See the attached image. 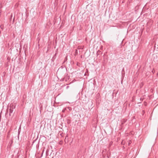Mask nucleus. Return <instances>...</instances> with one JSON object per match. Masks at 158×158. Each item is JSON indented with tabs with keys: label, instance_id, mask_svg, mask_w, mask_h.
Instances as JSON below:
<instances>
[{
	"label": "nucleus",
	"instance_id": "1",
	"mask_svg": "<svg viewBox=\"0 0 158 158\" xmlns=\"http://www.w3.org/2000/svg\"><path fill=\"white\" fill-rule=\"evenodd\" d=\"M69 76H68L67 74L66 75H65L64 77V78L62 79V81H63L65 79V81H67V80H68L69 79Z\"/></svg>",
	"mask_w": 158,
	"mask_h": 158
},
{
	"label": "nucleus",
	"instance_id": "2",
	"mask_svg": "<svg viewBox=\"0 0 158 158\" xmlns=\"http://www.w3.org/2000/svg\"><path fill=\"white\" fill-rule=\"evenodd\" d=\"M68 139V136L66 135L64 140V142L65 143H68L69 142Z\"/></svg>",
	"mask_w": 158,
	"mask_h": 158
},
{
	"label": "nucleus",
	"instance_id": "3",
	"mask_svg": "<svg viewBox=\"0 0 158 158\" xmlns=\"http://www.w3.org/2000/svg\"><path fill=\"white\" fill-rule=\"evenodd\" d=\"M15 106L13 104H10V108H11L12 109H15Z\"/></svg>",
	"mask_w": 158,
	"mask_h": 158
},
{
	"label": "nucleus",
	"instance_id": "4",
	"mask_svg": "<svg viewBox=\"0 0 158 158\" xmlns=\"http://www.w3.org/2000/svg\"><path fill=\"white\" fill-rule=\"evenodd\" d=\"M15 106L13 104H10V108H11L12 109H15Z\"/></svg>",
	"mask_w": 158,
	"mask_h": 158
},
{
	"label": "nucleus",
	"instance_id": "5",
	"mask_svg": "<svg viewBox=\"0 0 158 158\" xmlns=\"http://www.w3.org/2000/svg\"><path fill=\"white\" fill-rule=\"evenodd\" d=\"M13 111V109H12L11 108H9V115L10 116L11 115V114L12 113Z\"/></svg>",
	"mask_w": 158,
	"mask_h": 158
},
{
	"label": "nucleus",
	"instance_id": "6",
	"mask_svg": "<svg viewBox=\"0 0 158 158\" xmlns=\"http://www.w3.org/2000/svg\"><path fill=\"white\" fill-rule=\"evenodd\" d=\"M101 53H102V52L100 51H99V50L98 51L97 53V56H98L99 55H100Z\"/></svg>",
	"mask_w": 158,
	"mask_h": 158
},
{
	"label": "nucleus",
	"instance_id": "7",
	"mask_svg": "<svg viewBox=\"0 0 158 158\" xmlns=\"http://www.w3.org/2000/svg\"><path fill=\"white\" fill-rule=\"evenodd\" d=\"M49 151V150L48 149H47V150H46V156H48L49 155V153H48Z\"/></svg>",
	"mask_w": 158,
	"mask_h": 158
},
{
	"label": "nucleus",
	"instance_id": "8",
	"mask_svg": "<svg viewBox=\"0 0 158 158\" xmlns=\"http://www.w3.org/2000/svg\"><path fill=\"white\" fill-rule=\"evenodd\" d=\"M0 27L2 29V30H3L4 28V26L3 25H1Z\"/></svg>",
	"mask_w": 158,
	"mask_h": 158
},
{
	"label": "nucleus",
	"instance_id": "9",
	"mask_svg": "<svg viewBox=\"0 0 158 158\" xmlns=\"http://www.w3.org/2000/svg\"><path fill=\"white\" fill-rule=\"evenodd\" d=\"M44 152V150H43V152H42V154H41V157H42V156H43V153Z\"/></svg>",
	"mask_w": 158,
	"mask_h": 158
},
{
	"label": "nucleus",
	"instance_id": "10",
	"mask_svg": "<svg viewBox=\"0 0 158 158\" xmlns=\"http://www.w3.org/2000/svg\"><path fill=\"white\" fill-rule=\"evenodd\" d=\"M8 110H7V111H6V114H7V113H8Z\"/></svg>",
	"mask_w": 158,
	"mask_h": 158
},
{
	"label": "nucleus",
	"instance_id": "11",
	"mask_svg": "<svg viewBox=\"0 0 158 158\" xmlns=\"http://www.w3.org/2000/svg\"><path fill=\"white\" fill-rule=\"evenodd\" d=\"M37 139H35V140H34L33 141V143H32L33 144L35 142V141H36V140Z\"/></svg>",
	"mask_w": 158,
	"mask_h": 158
},
{
	"label": "nucleus",
	"instance_id": "12",
	"mask_svg": "<svg viewBox=\"0 0 158 158\" xmlns=\"http://www.w3.org/2000/svg\"><path fill=\"white\" fill-rule=\"evenodd\" d=\"M19 130V131H18V134H19V133H20V131Z\"/></svg>",
	"mask_w": 158,
	"mask_h": 158
},
{
	"label": "nucleus",
	"instance_id": "13",
	"mask_svg": "<svg viewBox=\"0 0 158 158\" xmlns=\"http://www.w3.org/2000/svg\"><path fill=\"white\" fill-rule=\"evenodd\" d=\"M77 50H76V52H77Z\"/></svg>",
	"mask_w": 158,
	"mask_h": 158
},
{
	"label": "nucleus",
	"instance_id": "14",
	"mask_svg": "<svg viewBox=\"0 0 158 158\" xmlns=\"http://www.w3.org/2000/svg\"><path fill=\"white\" fill-rule=\"evenodd\" d=\"M1 30H0V33H1Z\"/></svg>",
	"mask_w": 158,
	"mask_h": 158
},
{
	"label": "nucleus",
	"instance_id": "15",
	"mask_svg": "<svg viewBox=\"0 0 158 158\" xmlns=\"http://www.w3.org/2000/svg\"><path fill=\"white\" fill-rule=\"evenodd\" d=\"M123 123H122V124H123Z\"/></svg>",
	"mask_w": 158,
	"mask_h": 158
}]
</instances>
